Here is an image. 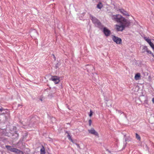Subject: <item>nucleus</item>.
<instances>
[{
  "label": "nucleus",
  "mask_w": 154,
  "mask_h": 154,
  "mask_svg": "<svg viewBox=\"0 0 154 154\" xmlns=\"http://www.w3.org/2000/svg\"><path fill=\"white\" fill-rule=\"evenodd\" d=\"M123 22L119 23L120 25L116 24L115 25V29L117 31H122L125 27L128 26L130 23V21L127 19H124Z\"/></svg>",
  "instance_id": "f257e3e1"
},
{
  "label": "nucleus",
  "mask_w": 154,
  "mask_h": 154,
  "mask_svg": "<svg viewBox=\"0 0 154 154\" xmlns=\"http://www.w3.org/2000/svg\"><path fill=\"white\" fill-rule=\"evenodd\" d=\"M112 19L114 21H116L117 22L120 23L123 22V20L126 19L120 15L116 14L112 15L111 16Z\"/></svg>",
  "instance_id": "f03ea898"
},
{
  "label": "nucleus",
  "mask_w": 154,
  "mask_h": 154,
  "mask_svg": "<svg viewBox=\"0 0 154 154\" xmlns=\"http://www.w3.org/2000/svg\"><path fill=\"white\" fill-rule=\"evenodd\" d=\"M6 147L7 149L11 152L16 153L17 154H24L23 152L17 149L16 148H13L10 146H6Z\"/></svg>",
  "instance_id": "7ed1b4c3"
},
{
  "label": "nucleus",
  "mask_w": 154,
  "mask_h": 154,
  "mask_svg": "<svg viewBox=\"0 0 154 154\" xmlns=\"http://www.w3.org/2000/svg\"><path fill=\"white\" fill-rule=\"evenodd\" d=\"M90 17L91 18V20L93 23L97 26L101 28L102 27L101 23L95 17H93L91 15H90Z\"/></svg>",
  "instance_id": "20e7f679"
},
{
  "label": "nucleus",
  "mask_w": 154,
  "mask_h": 154,
  "mask_svg": "<svg viewBox=\"0 0 154 154\" xmlns=\"http://www.w3.org/2000/svg\"><path fill=\"white\" fill-rule=\"evenodd\" d=\"M112 39L113 41L117 44H121L122 43V39L118 37L113 35L112 36Z\"/></svg>",
  "instance_id": "39448f33"
},
{
  "label": "nucleus",
  "mask_w": 154,
  "mask_h": 154,
  "mask_svg": "<svg viewBox=\"0 0 154 154\" xmlns=\"http://www.w3.org/2000/svg\"><path fill=\"white\" fill-rule=\"evenodd\" d=\"M50 80L53 81L55 84H57L60 82L59 78L57 76H52Z\"/></svg>",
  "instance_id": "423d86ee"
},
{
  "label": "nucleus",
  "mask_w": 154,
  "mask_h": 154,
  "mask_svg": "<svg viewBox=\"0 0 154 154\" xmlns=\"http://www.w3.org/2000/svg\"><path fill=\"white\" fill-rule=\"evenodd\" d=\"M103 32L105 35L106 36H109L111 33L110 31L105 27L103 28Z\"/></svg>",
  "instance_id": "0eeeda50"
},
{
  "label": "nucleus",
  "mask_w": 154,
  "mask_h": 154,
  "mask_svg": "<svg viewBox=\"0 0 154 154\" xmlns=\"http://www.w3.org/2000/svg\"><path fill=\"white\" fill-rule=\"evenodd\" d=\"M88 131L89 133L93 134L95 136H98V133L96 132L93 128H91L90 129H89L88 130Z\"/></svg>",
  "instance_id": "6e6552de"
},
{
  "label": "nucleus",
  "mask_w": 154,
  "mask_h": 154,
  "mask_svg": "<svg viewBox=\"0 0 154 154\" xmlns=\"http://www.w3.org/2000/svg\"><path fill=\"white\" fill-rule=\"evenodd\" d=\"M119 11L120 12L123 14L124 15L128 16H129V15L128 14V12L125 11L123 9H119Z\"/></svg>",
  "instance_id": "1a4fd4ad"
},
{
  "label": "nucleus",
  "mask_w": 154,
  "mask_h": 154,
  "mask_svg": "<svg viewBox=\"0 0 154 154\" xmlns=\"http://www.w3.org/2000/svg\"><path fill=\"white\" fill-rule=\"evenodd\" d=\"M140 74L139 73L136 74L134 77V79L136 80H138L140 79Z\"/></svg>",
  "instance_id": "9d476101"
},
{
  "label": "nucleus",
  "mask_w": 154,
  "mask_h": 154,
  "mask_svg": "<svg viewBox=\"0 0 154 154\" xmlns=\"http://www.w3.org/2000/svg\"><path fill=\"white\" fill-rule=\"evenodd\" d=\"M103 7V5L101 2H99L97 5V8L101 9Z\"/></svg>",
  "instance_id": "9b49d317"
},
{
  "label": "nucleus",
  "mask_w": 154,
  "mask_h": 154,
  "mask_svg": "<svg viewBox=\"0 0 154 154\" xmlns=\"http://www.w3.org/2000/svg\"><path fill=\"white\" fill-rule=\"evenodd\" d=\"M144 39L149 44H151V40L148 38L146 37H144Z\"/></svg>",
  "instance_id": "f8f14e48"
},
{
  "label": "nucleus",
  "mask_w": 154,
  "mask_h": 154,
  "mask_svg": "<svg viewBox=\"0 0 154 154\" xmlns=\"http://www.w3.org/2000/svg\"><path fill=\"white\" fill-rule=\"evenodd\" d=\"M144 104L146 106L148 107L149 105L148 103V100L147 99H146L144 100Z\"/></svg>",
  "instance_id": "ddd939ff"
},
{
  "label": "nucleus",
  "mask_w": 154,
  "mask_h": 154,
  "mask_svg": "<svg viewBox=\"0 0 154 154\" xmlns=\"http://www.w3.org/2000/svg\"><path fill=\"white\" fill-rule=\"evenodd\" d=\"M136 138L139 140H140V136H139V135L137 134V133H136Z\"/></svg>",
  "instance_id": "4468645a"
},
{
  "label": "nucleus",
  "mask_w": 154,
  "mask_h": 154,
  "mask_svg": "<svg viewBox=\"0 0 154 154\" xmlns=\"http://www.w3.org/2000/svg\"><path fill=\"white\" fill-rule=\"evenodd\" d=\"M40 151L41 154H44L45 153V149L43 147L41 149Z\"/></svg>",
  "instance_id": "2eb2a0df"
},
{
  "label": "nucleus",
  "mask_w": 154,
  "mask_h": 154,
  "mask_svg": "<svg viewBox=\"0 0 154 154\" xmlns=\"http://www.w3.org/2000/svg\"><path fill=\"white\" fill-rule=\"evenodd\" d=\"M148 48H147V47L146 46H144L143 48V49L144 50V51H143V52H145L146 51H147V50L148 49Z\"/></svg>",
  "instance_id": "dca6fc26"
},
{
  "label": "nucleus",
  "mask_w": 154,
  "mask_h": 154,
  "mask_svg": "<svg viewBox=\"0 0 154 154\" xmlns=\"http://www.w3.org/2000/svg\"><path fill=\"white\" fill-rule=\"evenodd\" d=\"M67 137L72 142H73V140L69 134H68V135H67Z\"/></svg>",
  "instance_id": "f3484780"
},
{
  "label": "nucleus",
  "mask_w": 154,
  "mask_h": 154,
  "mask_svg": "<svg viewBox=\"0 0 154 154\" xmlns=\"http://www.w3.org/2000/svg\"><path fill=\"white\" fill-rule=\"evenodd\" d=\"M93 112L91 111V110H90V113L89 114V116L90 117H91L93 115Z\"/></svg>",
  "instance_id": "a211bd4d"
},
{
  "label": "nucleus",
  "mask_w": 154,
  "mask_h": 154,
  "mask_svg": "<svg viewBox=\"0 0 154 154\" xmlns=\"http://www.w3.org/2000/svg\"><path fill=\"white\" fill-rule=\"evenodd\" d=\"M92 123V121L91 119L89 120V125L90 126H91Z\"/></svg>",
  "instance_id": "6ab92c4d"
},
{
  "label": "nucleus",
  "mask_w": 154,
  "mask_h": 154,
  "mask_svg": "<svg viewBox=\"0 0 154 154\" xmlns=\"http://www.w3.org/2000/svg\"><path fill=\"white\" fill-rule=\"evenodd\" d=\"M146 51L149 54H151L152 53L151 51L149 50L148 49L147 50V51Z\"/></svg>",
  "instance_id": "aec40b11"
},
{
  "label": "nucleus",
  "mask_w": 154,
  "mask_h": 154,
  "mask_svg": "<svg viewBox=\"0 0 154 154\" xmlns=\"http://www.w3.org/2000/svg\"><path fill=\"white\" fill-rule=\"evenodd\" d=\"M2 110H3V109L2 108H0V111L2 112Z\"/></svg>",
  "instance_id": "412c9836"
},
{
  "label": "nucleus",
  "mask_w": 154,
  "mask_h": 154,
  "mask_svg": "<svg viewBox=\"0 0 154 154\" xmlns=\"http://www.w3.org/2000/svg\"><path fill=\"white\" fill-rule=\"evenodd\" d=\"M152 101L153 103H154V97L152 99Z\"/></svg>",
  "instance_id": "4be33fe9"
},
{
  "label": "nucleus",
  "mask_w": 154,
  "mask_h": 154,
  "mask_svg": "<svg viewBox=\"0 0 154 154\" xmlns=\"http://www.w3.org/2000/svg\"><path fill=\"white\" fill-rule=\"evenodd\" d=\"M53 57H54V60H56V58H55V56H54V54H53Z\"/></svg>",
  "instance_id": "5701e85b"
},
{
  "label": "nucleus",
  "mask_w": 154,
  "mask_h": 154,
  "mask_svg": "<svg viewBox=\"0 0 154 154\" xmlns=\"http://www.w3.org/2000/svg\"><path fill=\"white\" fill-rule=\"evenodd\" d=\"M56 68H57L58 67V64H57L56 65Z\"/></svg>",
  "instance_id": "b1692460"
},
{
  "label": "nucleus",
  "mask_w": 154,
  "mask_h": 154,
  "mask_svg": "<svg viewBox=\"0 0 154 154\" xmlns=\"http://www.w3.org/2000/svg\"><path fill=\"white\" fill-rule=\"evenodd\" d=\"M76 145H77V146H78V147H79V144H76Z\"/></svg>",
  "instance_id": "393cba45"
},
{
  "label": "nucleus",
  "mask_w": 154,
  "mask_h": 154,
  "mask_svg": "<svg viewBox=\"0 0 154 154\" xmlns=\"http://www.w3.org/2000/svg\"><path fill=\"white\" fill-rule=\"evenodd\" d=\"M66 133L67 134V135H68V134H69V133L67 131H66Z\"/></svg>",
  "instance_id": "a878e982"
},
{
  "label": "nucleus",
  "mask_w": 154,
  "mask_h": 154,
  "mask_svg": "<svg viewBox=\"0 0 154 154\" xmlns=\"http://www.w3.org/2000/svg\"><path fill=\"white\" fill-rule=\"evenodd\" d=\"M21 106V105H20V104H18V107H19L20 106Z\"/></svg>",
  "instance_id": "bb28decb"
},
{
  "label": "nucleus",
  "mask_w": 154,
  "mask_h": 154,
  "mask_svg": "<svg viewBox=\"0 0 154 154\" xmlns=\"http://www.w3.org/2000/svg\"><path fill=\"white\" fill-rule=\"evenodd\" d=\"M131 140V138H130V140Z\"/></svg>",
  "instance_id": "cd10ccee"
},
{
  "label": "nucleus",
  "mask_w": 154,
  "mask_h": 154,
  "mask_svg": "<svg viewBox=\"0 0 154 154\" xmlns=\"http://www.w3.org/2000/svg\"><path fill=\"white\" fill-rule=\"evenodd\" d=\"M127 140L126 139H125V141H127Z\"/></svg>",
  "instance_id": "c85d7f7f"
}]
</instances>
